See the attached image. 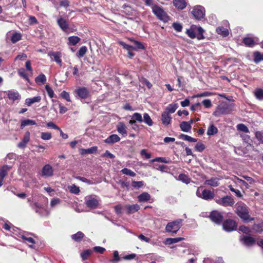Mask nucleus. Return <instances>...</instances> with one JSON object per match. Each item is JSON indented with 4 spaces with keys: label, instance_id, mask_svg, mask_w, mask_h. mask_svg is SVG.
<instances>
[{
    "label": "nucleus",
    "instance_id": "nucleus-1",
    "mask_svg": "<svg viewBox=\"0 0 263 263\" xmlns=\"http://www.w3.org/2000/svg\"><path fill=\"white\" fill-rule=\"evenodd\" d=\"M235 213L245 222L254 221L255 218L249 214V209L242 202H237L235 204Z\"/></svg>",
    "mask_w": 263,
    "mask_h": 263
},
{
    "label": "nucleus",
    "instance_id": "nucleus-2",
    "mask_svg": "<svg viewBox=\"0 0 263 263\" xmlns=\"http://www.w3.org/2000/svg\"><path fill=\"white\" fill-rule=\"evenodd\" d=\"M153 13L157 17L164 22H166L169 20V16L165 12L163 8L159 6L158 4H155L152 7Z\"/></svg>",
    "mask_w": 263,
    "mask_h": 263
},
{
    "label": "nucleus",
    "instance_id": "nucleus-3",
    "mask_svg": "<svg viewBox=\"0 0 263 263\" xmlns=\"http://www.w3.org/2000/svg\"><path fill=\"white\" fill-rule=\"evenodd\" d=\"M75 97L80 100H85L90 97V92L87 87L83 86L77 88L73 91Z\"/></svg>",
    "mask_w": 263,
    "mask_h": 263
},
{
    "label": "nucleus",
    "instance_id": "nucleus-4",
    "mask_svg": "<svg viewBox=\"0 0 263 263\" xmlns=\"http://www.w3.org/2000/svg\"><path fill=\"white\" fill-rule=\"evenodd\" d=\"M202 189L203 187L200 186L196 192V195L199 198L207 201L212 200L214 199L215 194L213 192L209 190H203Z\"/></svg>",
    "mask_w": 263,
    "mask_h": 263
},
{
    "label": "nucleus",
    "instance_id": "nucleus-5",
    "mask_svg": "<svg viewBox=\"0 0 263 263\" xmlns=\"http://www.w3.org/2000/svg\"><path fill=\"white\" fill-rule=\"evenodd\" d=\"M182 219H178L173 221L168 222L165 227V230L167 232L177 233L182 226Z\"/></svg>",
    "mask_w": 263,
    "mask_h": 263
},
{
    "label": "nucleus",
    "instance_id": "nucleus-6",
    "mask_svg": "<svg viewBox=\"0 0 263 263\" xmlns=\"http://www.w3.org/2000/svg\"><path fill=\"white\" fill-rule=\"evenodd\" d=\"M57 22L60 29L67 34L76 31V29L70 27L68 22L61 16L57 20Z\"/></svg>",
    "mask_w": 263,
    "mask_h": 263
},
{
    "label": "nucleus",
    "instance_id": "nucleus-7",
    "mask_svg": "<svg viewBox=\"0 0 263 263\" xmlns=\"http://www.w3.org/2000/svg\"><path fill=\"white\" fill-rule=\"evenodd\" d=\"M233 109L229 105L223 104L218 105L213 112V115L216 117H219L221 115L229 114L231 113Z\"/></svg>",
    "mask_w": 263,
    "mask_h": 263
},
{
    "label": "nucleus",
    "instance_id": "nucleus-8",
    "mask_svg": "<svg viewBox=\"0 0 263 263\" xmlns=\"http://www.w3.org/2000/svg\"><path fill=\"white\" fill-rule=\"evenodd\" d=\"M222 223L223 229L228 232L236 231L237 228V222L232 219H228L224 220Z\"/></svg>",
    "mask_w": 263,
    "mask_h": 263
},
{
    "label": "nucleus",
    "instance_id": "nucleus-9",
    "mask_svg": "<svg viewBox=\"0 0 263 263\" xmlns=\"http://www.w3.org/2000/svg\"><path fill=\"white\" fill-rule=\"evenodd\" d=\"M209 217L212 222L218 225L221 224L223 220L222 213L216 210L211 212Z\"/></svg>",
    "mask_w": 263,
    "mask_h": 263
},
{
    "label": "nucleus",
    "instance_id": "nucleus-10",
    "mask_svg": "<svg viewBox=\"0 0 263 263\" xmlns=\"http://www.w3.org/2000/svg\"><path fill=\"white\" fill-rule=\"evenodd\" d=\"M191 13L195 19L201 20L205 16V9L202 6L197 5L193 8Z\"/></svg>",
    "mask_w": 263,
    "mask_h": 263
},
{
    "label": "nucleus",
    "instance_id": "nucleus-11",
    "mask_svg": "<svg viewBox=\"0 0 263 263\" xmlns=\"http://www.w3.org/2000/svg\"><path fill=\"white\" fill-rule=\"evenodd\" d=\"M85 204L89 209H96L99 205V201L93 195H89L85 197Z\"/></svg>",
    "mask_w": 263,
    "mask_h": 263
},
{
    "label": "nucleus",
    "instance_id": "nucleus-12",
    "mask_svg": "<svg viewBox=\"0 0 263 263\" xmlns=\"http://www.w3.org/2000/svg\"><path fill=\"white\" fill-rule=\"evenodd\" d=\"M216 202L219 205L223 206H231L235 203L234 199L229 196H226L220 199L216 200Z\"/></svg>",
    "mask_w": 263,
    "mask_h": 263
},
{
    "label": "nucleus",
    "instance_id": "nucleus-13",
    "mask_svg": "<svg viewBox=\"0 0 263 263\" xmlns=\"http://www.w3.org/2000/svg\"><path fill=\"white\" fill-rule=\"evenodd\" d=\"M240 240L245 246L247 247L252 246L256 243L255 238L250 235H243Z\"/></svg>",
    "mask_w": 263,
    "mask_h": 263
},
{
    "label": "nucleus",
    "instance_id": "nucleus-14",
    "mask_svg": "<svg viewBox=\"0 0 263 263\" xmlns=\"http://www.w3.org/2000/svg\"><path fill=\"white\" fill-rule=\"evenodd\" d=\"M42 176L49 177L53 175V167L49 164L45 165L42 170Z\"/></svg>",
    "mask_w": 263,
    "mask_h": 263
},
{
    "label": "nucleus",
    "instance_id": "nucleus-15",
    "mask_svg": "<svg viewBox=\"0 0 263 263\" xmlns=\"http://www.w3.org/2000/svg\"><path fill=\"white\" fill-rule=\"evenodd\" d=\"M30 133L29 131L25 132L23 139L17 144V146L21 148H24L30 140Z\"/></svg>",
    "mask_w": 263,
    "mask_h": 263
},
{
    "label": "nucleus",
    "instance_id": "nucleus-16",
    "mask_svg": "<svg viewBox=\"0 0 263 263\" xmlns=\"http://www.w3.org/2000/svg\"><path fill=\"white\" fill-rule=\"evenodd\" d=\"M7 94L9 99L13 102L21 99V95L17 91L13 90H8Z\"/></svg>",
    "mask_w": 263,
    "mask_h": 263
},
{
    "label": "nucleus",
    "instance_id": "nucleus-17",
    "mask_svg": "<svg viewBox=\"0 0 263 263\" xmlns=\"http://www.w3.org/2000/svg\"><path fill=\"white\" fill-rule=\"evenodd\" d=\"M125 208L126 209V214L129 215L138 211L140 210V206L138 204H128L125 206Z\"/></svg>",
    "mask_w": 263,
    "mask_h": 263
},
{
    "label": "nucleus",
    "instance_id": "nucleus-18",
    "mask_svg": "<svg viewBox=\"0 0 263 263\" xmlns=\"http://www.w3.org/2000/svg\"><path fill=\"white\" fill-rule=\"evenodd\" d=\"M173 4L178 10H183L187 6V3L185 0H173Z\"/></svg>",
    "mask_w": 263,
    "mask_h": 263
},
{
    "label": "nucleus",
    "instance_id": "nucleus-19",
    "mask_svg": "<svg viewBox=\"0 0 263 263\" xmlns=\"http://www.w3.org/2000/svg\"><path fill=\"white\" fill-rule=\"evenodd\" d=\"M120 140V138L116 134L110 135L108 138L104 140V142L107 144H114Z\"/></svg>",
    "mask_w": 263,
    "mask_h": 263
},
{
    "label": "nucleus",
    "instance_id": "nucleus-20",
    "mask_svg": "<svg viewBox=\"0 0 263 263\" xmlns=\"http://www.w3.org/2000/svg\"><path fill=\"white\" fill-rule=\"evenodd\" d=\"M197 26L195 25H192L190 28L186 30V34L191 39H195L197 37V35L195 33L196 30Z\"/></svg>",
    "mask_w": 263,
    "mask_h": 263
},
{
    "label": "nucleus",
    "instance_id": "nucleus-21",
    "mask_svg": "<svg viewBox=\"0 0 263 263\" xmlns=\"http://www.w3.org/2000/svg\"><path fill=\"white\" fill-rule=\"evenodd\" d=\"M126 127L123 122H119L117 126V129L119 133L122 134L123 137L127 136Z\"/></svg>",
    "mask_w": 263,
    "mask_h": 263
},
{
    "label": "nucleus",
    "instance_id": "nucleus-22",
    "mask_svg": "<svg viewBox=\"0 0 263 263\" xmlns=\"http://www.w3.org/2000/svg\"><path fill=\"white\" fill-rule=\"evenodd\" d=\"M253 61L255 64H258L263 61V53H261L258 51H255L253 53Z\"/></svg>",
    "mask_w": 263,
    "mask_h": 263
},
{
    "label": "nucleus",
    "instance_id": "nucleus-23",
    "mask_svg": "<svg viewBox=\"0 0 263 263\" xmlns=\"http://www.w3.org/2000/svg\"><path fill=\"white\" fill-rule=\"evenodd\" d=\"M97 150L98 147L95 146L87 149L81 148L80 149V153L82 155L89 154H94L97 152Z\"/></svg>",
    "mask_w": 263,
    "mask_h": 263
},
{
    "label": "nucleus",
    "instance_id": "nucleus-24",
    "mask_svg": "<svg viewBox=\"0 0 263 263\" xmlns=\"http://www.w3.org/2000/svg\"><path fill=\"white\" fill-rule=\"evenodd\" d=\"M41 100V97L40 96L34 97L32 98H27L25 100V104L28 106H31L34 103H39Z\"/></svg>",
    "mask_w": 263,
    "mask_h": 263
},
{
    "label": "nucleus",
    "instance_id": "nucleus-25",
    "mask_svg": "<svg viewBox=\"0 0 263 263\" xmlns=\"http://www.w3.org/2000/svg\"><path fill=\"white\" fill-rule=\"evenodd\" d=\"M151 196L150 194L147 192H143L140 194L138 197L139 202H147L150 200Z\"/></svg>",
    "mask_w": 263,
    "mask_h": 263
},
{
    "label": "nucleus",
    "instance_id": "nucleus-26",
    "mask_svg": "<svg viewBox=\"0 0 263 263\" xmlns=\"http://www.w3.org/2000/svg\"><path fill=\"white\" fill-rule=\"evenodd\" d=\"M171 117L168 113L166 111L163 112L161 115V120L164 125H167L170 123Z\"/></svg>",
    "mask_w": 263,
    "mask_h": 263
},
{
    "label": "nucleus",
    "instance_id": "nucleus-27",
    "mask_svg": "<svg viewBox=\"0 0 263 263\" xmlns=\"http://www.w3.org/2000/svg\"><path fill=\"white\" fill-rule=\"evenodd\" d=\"M35 125H36V123L34 120L31 119H24L22 120L21 121L20 127L21 129H23L26 126Z\"/></svg>",
    "mask_w": 263,
    "mask_h": 263
},
{
    "label": "nucleus",
    "instance_id": "nucleus-28",
    "mask_svg": "<svg viewBox=\"0 0 263 263\" xmlns=\"http://www.w3.org/2000/svg\"><path fill=\"white\" fill-rule=\"evenodd\" d=\"M85 235L81 231H79L76 234H72L71 236V238L74 241L79 242H81L82 239L84 238Z\"/></svg>",
    "mask_w": 263,
    "mask_h": 263
},
{
    "label": "nucleus",
    "instance_id": "nucleus-29",
    "mask_svg": "<svg viewBox=\"0 0 263 263\" xmlns=\"http://www.w3.org/2000/svg\"><path fill=\"white\" fill-rule=\"evenodd\" d=\"M242 42L246 46L249 47H253L255 45L254 39L251 37H244Z\"/></svg>",
    "mask_w": 263,
    "mask_h": 263
},
{
    "label": "nucleus",
    "instance_id": "nucleus-30",
    "mask_svg": "<svg viewBox=\"0 0 263 263\" xmlns=\"http://www.w3.org/2000/svg\"><path fill=\"white\" fill-rule=\"evenodd\" d=\"M204 184L208 185L211 186L217 187L219 185V183L217 178H212L210 179L206 180L204 181Z\"/></svg>",
    "mask_w": 263,
    "mask_h": 263
},
{
    "label": "nucleus",
    "instance_id": "nucleus-31",
    "mask_svg": "<svg viewBox=\"0 0 263 263\" xmlns=\"http://www.w3.org/2000/svg\"><path fill=\"white\" fill-rule=\"evenodd\" d=\"M81 40V39L77 36H71L68 38V44L70 46L77 45Z\"/></svg>",
    "mask_w": 263,
    "mask_h": 263
},
{
    "label": "nucleus",
    "instance_id": "nucleus-32",
    "mask_svg": "<svg viewBox=\"0 0 263 263\" xmlns=\"http://www.w3.org/2000/svg\"><path fill=\"white\" fill-rule=\"evenodd\" d=\"M180 127L182 131L189 132L191 130L192 126L189 122L183 121L180 124Z\"/></svg>",
    "mask_w": 263,
    "mask_h": 263
},
{
    "label": "nucleus",
    "instance_id": "nucleus-33",
    "mask_svg": "<svg viewBox=\"0 0 263 263\" xmlns=\"http://www.w3.org/2000/svg\"><path fill=\"white\" fill-rule=\"evenodd\" d=\"M47 79L45 74L42 73L38 76L35 79V81L37 84H45L46 82Z\"/></svg>",
    "mask_w": 263,
    "mask_h": 263
},
{
    "label": "nucleus",
    "instance_id": "nucleus-34",
    "mask_svg": "<svg viewBox=\"0 0 263 263\" xmlns=\"http://www.w3.org/2000/svg\"><path fill=\"white\" fill-rule=\"evenodd\" d=\"M218 131L217 128L212 124L209 126L206 134L208 136H212L216 134Z\"/></svg>",
    "mask_w": 263,
    "mask_h": 263
},
{
    "label": "nucleus",
    "instance_id": "nucleus-35",
    "mask_svg": "<svg viewBox=\"0 0 263 263\" xmlns=\"http://www.w3.org/2000/svg\"><path fill=\"white\" fill-rule=\"evenodd\" d=\"M178 179L186 184L190 183L191 181V178L185 174H180L178 176Z\"/></svg>",
    "mask_w": 263,
    "mask_h": 263
},
{
    "label": "nucleus",
    "instance_id": "nucleus-36",
    "mask_svg": "<svg viewBox=\"0 0 263 263\" xmlns=\"http://www.w3.org/2000/svg\"><path fill=\"white\" fill-rule=\"evenodd\" d=\"M18 74L22 78L25 79L27 82H29L30 80L28 78V76L26 72V70L23 68H21L18 69Z\"/></svg>",
    "mask_w": 263,
    "mask_h": 263
},
{
    "label": "nucleus",
    "instance_id": "nucleus-37",
    "mask_svg": "<svg viewBox=\"0 0 263 263\" xmlns=\"http://www.w3.org/2000/svg\"><path fill=\"white\" fill-rule=\"evenodd\" d=\"M216 32L218 34L221 35L223 36H227L229 35V31L227 29L223 27H219L216 29Z\"/></svg>",
    "mask_w": 263,
    "mask_h": 263
},
{
    "label": "nucleus",
    "instance_id": "nucleus-38",
    "mask_svg": "<svg viewBox=\"0 0 263 263\" xmlns=\"http://www.w3.org/2000/svg\"><path fill=\"white\" fill-rule=\"evenodd\" d=\"M92 250L90 249H86L84 250L81 253V257L82 258V259L83 260H85L88 258V257L90 256V255L92 254Z\"/></svg>",
    "mask_w": 263,
    "mask_h": 263
},
{
    "label": "nucleus",
    "instance_id": "nucleus-39",
    "mask_svg": "<svg viewBox=\"0 0 263 263\" xmlns=\"http://www.w3.org/2000/svg\"><path fill=\"white\" fill-rule=\"evenodd\" d=\"M143 122L149 126H151L153 125V122L147 113H144L143 114Z\"/></svg>",
    "mask_w": 263,
    "mask_h": 263
},
{
    "label": "nucleus",
    "instance_id": "nucleus-40",
    "mask_svg": "<svg viewBox=\"0 0 263 263\" xmlns=\"http://www.w3.org/2000/svg\"><path fill=\"white\" fill-rule=\"evenodd\" d=\"M178 104L176 103L175 104H170L168 105V106L166 107V110L167 111H166L167 113L170 114H173L175 112L177 108H178Z\"/></svg>",
    "mask_w": 263,
    "mask_h": 263
},
{
    "label": "nucleus",
    "instance_id": "nucleus-41",
    "mask_svg": "<svg viewBox=\"0 0 263 263\" xmlns=\"http://www.w3.org/2000/svg\"><path fill=\"white\" fill-rule=\"evenodd\" d=\"M196 30L198 31V33L196 35L197 39L198 40H203L205 37L203 35L204 30L203 29V28L200 26H197Z\"/></svg>",
    "mask_w": 263,
    "mask_h": 263
},
{
    "label": "nucleus",
    "instance_id": "nucleus-42",
    "mask_svg": "<svg viewBox=\"0 0 263 263\" xmlns=\"http://www.w3.org/2000/svg\"><path fill=\"white\" fill-rule=\"evenodd\" d=\"M254 96L258 100H263V89L261 88L256 89L254 91Z\"/></svg>",
    "mask_w": 263,
    "mask_h": 263
},
{
    "label": "nucleus",
    "instance_id": "nucleus-43",
    "mask_svg": "<svg viewBox=\"0 0 263 263\" xmlns=\"http://www.w3.org/2000/svg\"><path fill=\"white\" fill-rule=\"evenodd\" d=\"M61 53L60 52H52L51 55L53 57L54 60L60 65H62V60L61 59Z\"/></svg>",
    "mask_w": 263,
    "mask_h": 263
},
{
    "label": "nucleus",
    "instance_id": "nucleus-44",
    "mask_svg": "<svg viewBox=\"0 0 263 263\" xmlns=\"http://www.w3.org/2000/svg\"><path fill=\"white\" fill-rule=\"evenodd\" d=\"M184 239L183 237L168 238L166 239V243L168 245L177 243Z\"/></svg>",
    "mask_w": 263,
    "mask_h": 263
},
{
    "label": "nucleus",
    "instance_id": "nucleus-45",
    "mask_svg": "<svg viewBox=\"0 0 263 263\" xmlns=\"http://www.w3.org/2000/svg\"><path fill=\"white\" fill-rule=\"evenodd\" d=\"M21 238L24 241H26V242L31 243L29 246L31 248H33V245L35 243V241L33 238L31 237H27L24 235H22Z\"/></svg>",
    "mask_w": 263,
    "mask_h": 263
},
{
    "label": "nucleus",
    "instance_id": "nucleus-46",
    "mask_svg": "<svg viewBox=\"0 0 263 263\" xmlns=\"http://www.w3.org/2000/svg\"><path fill=\"white\" fill-rule=\"evenodd\" d=\"M152 162H159L164 163H168L170 162V159L165 157H156V158L151 160Z\"/></svg>",
    "mask_w": 263,
    "mask_h": 263
},
{
    "label": "nucleus",
    "instance_id": "nucleus-47",
    "mask_svg": "<svg viewBox=\"0 0 263 263\" xmlns=\"http://www.w3.org/2000/svg\"><path fill=\"white\" fill-rule=\"evenodd\" d=\"M22 39V35L20 33L15 32L13 33L11 38V41L13 43H15Z\"/></svg>",
    "mask_w": 263,
    "mask_h": 263
},
{
    "label": "nucleus",
    "instance_id": "nucleus-48",
    "mask_svg": "<svg viewBox=\"0 0 263 263\" xmlns=\"http://www.w3.org/2000/svg\"><path fill=\"white\" fill-rule=\"evenodd\" d=\"M87 51V48L86 46H82L79 50L78 53H77V57L79 58L83 57L86 54Z\"/></svg>",
    "mask_w": 263,
    "mask_h": 263
},
{
    "label": "nucleus",
    "instance_id": "nucleus-49",
    "mask_svg": "<svg viewBox=\"0 0 263 263\" xmlns=\"http://www.w3.org/2000/svg\"><path fill=\"white\" fill-rule=\"evenodd\" d=\"M121 172L122 173V174L128 175L131 177H135L136 175V173L134 172L127 168H123L121 171Z\"/></svg>",
    "mask_w": 263,
    "mask_h": 263
},
{
    "label": "nucleus",
    "instance_id": "nucleus-50",
    "mask_svg": "<svg viewBox=\"0 0 263 263\" xmlns=\"http://www.w3.org/2000/svg\"><path fill=\"white\" fill-rule=\"evenodd\" d=\"M237 128L238 130L245 132L246 133H249L248 127L244 124H239L237 125Z\"/></svg>",
    "mask_w": 263,
    "mask_h": 263
},
{
    "label": "nucleus",
    "instance_id": "nucleus-51",
    "mask_svg": "<svg viewBox=\"0 0 263 263\" xmlns=\"http://www.w3.org/2000/svg\"><path fill=\"white\" fill-rule=\"evenodd\" d=\"M7 165H5L2 167L0 168V178L4 179V178L7 175L8 172L7 170Z\"/></svg>",
    "mask_w": 263,
    "mask_h": 263
},
{
    "label": "nucleus",
    "instance_id": "nucleus-52",
    "mask_svg": "<svg viewBox=\"0 0 263 263\" xmlns=\"http://www.w3.org/2000/svg\"><path fill=\"white\" fill-rule=\"evenodd\" d=\"M132 117V119H135L136 121H137L140 123L143 122V118L140 113L135 112Z\"/></svg>",
    "mask_w": 263,
    "mask_h": 263
},
{
    "label": "nucleus",
    "instance_id": "nucleus-53",
    "mask_svg": "<svg viewBox=\"0 0 263 263\" xmlns=\"http://www.w3.org/2000/svg\"><path fill=\"white\" fill-rule=\"evenodd\" d=\"M119 44L123 47V48L127 51L129 50H133L135 49V48L131 45H128L124 43V42L120 41L119 42Z\"/></svg>",
    "mask_w": 263,
    "mask_h": 263
},
{
    "label": "nucleus",
    "instance_id": "nucleus-54",
    "mask_svg": "<svg viewBox=\"0 0 263 263\" xmlns=\"http://www.w3.org/2000/svg\"><path fill=\"white\" fill-rule=\"evenodd\" d=\"M69 191L71 193L75 194H78L80 191L79 187L74 184H73L69 187Z\"/></svg>",
    "mask_w": 263,
    "mask_h": 263
},
{
    "label": "nucleus",
    "instance_id": "nucleus-55",
    "mask_svg": "<svg viewBox=\"0 0 263 263\" xmlns=\"http://www.w3.org/2000/svg\"><path fill=\"white\" fill-rule=\"evenodd\" d=\"M239 230L245 234H249L251 232L250 229L249 227L243 225L240 226L239 227Z\"/></svg>",
    "mask_w": 263,
    "mask_h": 263
},
{
    "label": "nucleus",
    "instance_id": "nucleus-56",
    "mask_svg": "<svg viewBox=\"0 0 263 263\" xmlns=\"http://www.w3.org/2000/svg\"><path fill=\"white\" fill-rule=\"evenodd\" d=\"M52 137L51 134L50 133L43 132L41 133V138L44 140H50Z\"/></svg>",
    "mask_w": 263,
    "mask_h": 263
},
{
    "label": "nucleus",
    "instance_id": "nucleus-57",
    "mask_svg": "<svg viewBox=\"0 0 263 263\" xmlns=\"http://www.w3.org/2000/svg\"><path fill=\"white\" fill-rule=\"evenodd\" d=\"M61 97L68 102H71L69 93L65 90L61 93Z\"/></svg>",
    "mask_w": 263,
    "mask_h": 263
},
{
    "label": "nucleus",
    "instance_id": "nucleus-58",
    "mask_svg": "<svg viewBox=\"0 0 263 263\" xmlns=\"http://www.w3.org/2000/svg\"><path fill=\"white\" fill-rule=\"evenodd\" d=\"M195 149L196 151L202 152L204 149V145L201 143H197L195 147Z\"/></svg>",
    "mask_w": 263,
    "mask_h": 263
},
{
    "label": "nucleus",
    "instance_id": "nucleus-59",
    "mask_svg": "<svg viewBox=\"0 0 263 263\" xmlns=\"http://www.w3.org/2000/svg\"><path fill=\"white\" fill-rule=\"evenodd\" d=\"M45 89L48 93V95L50 98H52L54 96V91L49 86V85H46L45 86Z\"/></svg>",
    "mask_w": 263,
    "mask_h": 263
},
{
    "label": "nucleus",
    "instance_id": "nucleus-60",
    "mask_svg": "<svg viewBox=\"0 0 263 263\" xmlns=\"http://www.w3.org/2000/svg\"><path fill=\"white\" fill-rule=\"evenodd\" d=\"M144 185L143 181H133L132 182V185L134 188H140Z\"/></svg>",
    "mask_w": 263,
    "mask_h": 263
},
{
    "label": "nucleus",
    "instance_id": "nucleus-61",
    "mask_svg": "<svg viewBox=\"0 0 263 263\" xmlns=\"http://www.w3.org/2000/svg\"><path fill=\"white\" fill-rule=\"evenodd\" d=\"M255 137L262 144H263V133L257 131L255 133Z\"/></svg>",
    "mask_w": 263,
    "mask_h": 263
},
{
    "label": "nucleus",
    "instance_id": "nucleus-62",
    "mask_svg": "<svg viewBox=\"0 0 263 263\" xmlns=\"http://www.w3.org/2000/svg\"><path fill=\"white\" fill-rule=\"evenodd\" d=\"M93 250L99 254H103L105 251V249L100 246H96L93 248Z\"/></svg>",
    "mask_w": 263,
    "mask_h": 263
},
{
    "label": "nucleus",
    "instance_id": "nucleus-63",
    "mask_svg": "<svg viewBox=\"0 0 263 263\" xmlns=\"http://www.w3.org/2000/svg\"><path fill=\"white\" fill-rule=\"evenodd\" d=\"M229 187L230 191L235 193L238 197H241L242 196V195L239 190L234 189L231 185H229Z\"/></svg>",
    "mask_w": 263,
    "mask_h": 263
},
{
    "label": "nucleus",
    "instance_id": "nucleus-64",
    "mask_svg": "<svg viewBox=\"0 0 263 263\" xmlns=\"http://www.w3.org/2000/svg\"><path fill=\"white\" fill-rule=\"evenodd\" d=\"M172 26L177 32H180L182 29V26L178 23H174Z\"/></svg>",
    "mask_w": 263,
    "mask_h": 263
}]
</instances>
